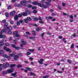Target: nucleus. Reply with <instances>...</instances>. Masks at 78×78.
Wrapping results in <instances>:
<instances>
[{"label": "nucleus", "instance_id": "obj_1", "mask_svg": "<svg viewBox=\"0 0 78 78\" xmlns=\"http://www.w3.org/2000/svg\"><path fill=\"white\" fill-rule=\"evenodd\" d=\"M32 3L34 5H38V6H40V7H42V8H47L48 7V6H46L44 4H41L40 3H38L37 2H32Z\"/></svg>", "mask_w": 78, "mask_h": 78}, {"label": "nucleus", "instance_id": "obj_2", "mask_svg": "<svg viewBox=\"0 0 78 78\" xmlns=\"http://www.w3.org/2000/svg\"><path fill=\"white\" fill-rule=\"evenodd\" d=\"M16 65L15 64L11 65H10V67L11 68H12L11 69L8 70L7 71V72L8 73H12V72H13L14 70V68H12V67H16Z\"/></svg>", "mask_w": 78, "mask_h": 78}, {"label": "nucleus", "instance_id": "obj_3", "mask_svg": "<svg viewBox=\"0 0 78 78\" xmlns=\"http://www.w3.org/2000/svg\"><path fill=\"white\" fill-rule=\"evenodd\" d=\"M12 29V27L11 26L6 27L5 29H3L1 33H6L8 30H11Z\"/></svg>", "mask_w": 78, "mask_h": 78}, {"label": "nucleus", "instance_id": "obj_4", "mask_svg": "<svg viewBox=\"0 0 78 78\" xmlns=\"http://www.w3.org/2000/svg\"><path fill=\"white\" fill-rule=\"evenodd\" d=\"M3 66H4L3 68L4 69H6L8 67H9V63H8L7 62L6 63V64L4 63L3 64Z\"/></svg>", "mask_w": 78, "mask_h": 78}, {"label": "nucleus", "instance_id": "obj_5", "mask_svg": "<svg viewBox=\"0 0 78 78\" xmlns=\"http://www.w3.org/2000/svg\"><path fill=\"white\" fill-rule=\"evenodd\" d=\"M13 34H15L14 35V37H19V35L18 34V31L17 30H16L13 33Z\"/></svg>", "mask_w": 78, "mask_h": 78}, {"label": "nucleus", "instance_id": "obj_6", "mask_svg": "<svg viewBox=\"0 0 78 78\" xmlns=\"http://www.w3.org/2000/svg\"><path fill=\"white\" fill-rule=\"evenodd\" d=\"M5 32H2V31L0 33V37L1 38H5L6 37V36L5 35H2V33H4Z\"/></svg>", "mask_w": 78, "mask_h": 78}, {"label": "nucleus", "instance_id": "obj_7", "mask_svg": "<svg viewBox=\"0 0 78 78\" xmlns=\"http://www.w3.org/2000/svg\"><path fill=\"white\" fill-rule=\"evenodd\" d=\"M15 13H16V11H12L10 12V16H11V17H12L13 16H14Z\"/></svg>", "mask_w": 78, "mask_h": 78}, {"label": "nucleus", "instance_id": "obj_8", "mask_svg": "<svg viewBox=\"0 0 78 78\" xmlns=\"http://www.w3.org/2000/svg\"><path fill=\"white\" fill-rule=\"evenodd\" d=\"M12 47H13V48H14L16 50H20V48L19 47H16V45L14 44H12Z\"/></svg>", "mask_w": 78, "mask_h": 78}, {"label": "nucleus", "instance_id": "obj_9", "mask_svg": "<svg viewBox=\"0 0 78 78\" xmlns=\"http://www.w3.org/2000/svg\"><path fill=\"white\" fill-rule=\"evenodd\" d=\"M28 3V2L27 1H22L20 2V4L21 5H23V4H25V3Z\"/></svg>", "mask_w": 78, "mask_h": 78}, {"label": "nucleus", "instance_id": "obj_10", "mask_svg": "<svg viewBox=\"0 0 78 78\" xmlns=\"http://www.w3.org/2000/svg\"><path fill=\"white\" fill-rule=\"evenodd\" d=\"M4 40H2L1 41V42H0V46H3V45H4Z\"/></svg>", "mask_w": 78, "mask_h": 78}, {"label": "nucleus", "instance_id": "obj_11", "mask_svg": "<svg viewBox=\"0 0 78 78\" xmlns=\"http://www.w3.org/2000/svg\"><path fill=\"white\" fill-rule=\"evenodd\" d=\"M43 61H44V59H40L39 61H38V62L41 64H43Z\"/></svg>", "mask_w": 78, "mask_h": 78}, {"label": "nucleus", "instance_id": "obj_12", "mask_svg": "<svg viewBox=\"0 0 78 78\" xmlns=\"http://www.w3.org/2000/svg\"><path fill=\"white\" fill-rule=\"evenodd\" d=\"M21 42L23 45H25L27 43L24 41V40L22 39L21 40Z\"/></svg>", "mask_w": 78, "mask_h": 78}, {"label": "nucleus", "instance_id": "obj_13", "mask_svg": "<svg viewBox=\"0 0 78 78\" xmlns=\"http://www.w3.org/2000/svg\"><path fill=\"white\" fill-rule=\"evenodd\" d=\"M19 58V55H15L14 56V58L15 60L16 61V59H17Z\"/></svg>", "mask_w": 78, "mask_h": 78}, {"label": "nucleus", "instance_id": "obj_14", "mask_svg": "<svg viewBox=\"0 0 78 78\" xmlns=\"http://www.w3.org/2000/svg\"><path fill=\"white\" fill-rule=\"evenodd\" d=\"M17 73L16 72L14 73L11 74V75H12V76H14V77H16V76H17V75H16V74Z\"/></svg>", "mask_w": 78, "mask_h": 78}, {"label": "nucleus", "instance_id": "obj_15", "mask_svg": "<svg viewBox=\"0 0 78 78\" xmlns=\"http://www.w3.org/2000/svg\"><path fill=\"white\" fill-rule=\"evenodd\" d=\"M45 18L47 20H48L49 19H53V17L50 16H49L48 17H46Z\"/></svg>", "mask_w": 78, "mask_h": 78}, {"label": "nucleus", "instance_id": "obj_16", "mask_svg": "<svg viewBox=\"0 0 78 78\" xmlns=\"http://www.w3.org/2000/svg\"><path fill=\"white\" fill-rule=\"evenodd\" d=\"M18 40H19V38H15V40H14L13 41V42L14 44H16V43H17V41H18Z\"/></svg>", "mask_w": 78, "mask_h": 78}, {"label": "nucleus", "instance_id": "obj_17", "mask_svg": "<svg viewBox=\"0 0 78 78\" xmlns=\"http://www.w3.org/2000/svg\"><path fill=\"white\" fill-rule=\"evenodd\" d=\"M5 50L6 51H8L9 53H11V51L10 49H9V48H7Z\"/></svg>", "mask_w": 78, "mask_h": 78}, {"label": "nucleus", "instance_id": "obj_18", "mask_svg": "<svg viewBox=\"0 0 78 78\" xmlns=\"http://www.w3.org/2000/svg\"><path fill=\"white\" fill-rule=\"evenodd\" d=\"M18 16L17 15H16L14 17V20H17L18 19Z\"/></svg>", "mask_w": 78, "mask_h": 78}, {"label": "nucleus", "instance_id": "obj_19", "mask_svg": "<svg viewBox=\"0 0 78 78\" xmlns=\"http://www.w3.org/2000/svg\"><path fill=\"white\" fill-rule=\"evenodd\" d=\"M1 49L0 48V55H2V54H3L4 53V51L3 50H0Z\"/></svg>", "mask_w": 78, "mask_h": 78}, {"label": "nucleus", "instance_id": "obj_20", "mask_svg": "<svg viewBox=\"0 0 78 78\" xmlns=\"http://www.w3.org/2000/svg\"><path fill=\"white\" fill-rule=\"evenodd\" d=\"M24 20L25 22V23H28V20L27 19V18L24 19Z\"/></svg>", "mask_w": 78, "mask_h": 78}, {"label": "nucleus", "instance_id": "obj_21", "mask_svg": "<svg viewBox=\"0 0 78 78\" xmlns=\"http://www.w3.org/2000/svg\"><path fill=\"white\" fill-rule=\"evenodd\" d=\"M23 15L24 16H27V12H24L23 13Z\"/></svg>", "mask_w": 78, "mask_h": 78}, {"label": "nucleus", "instance_id": "obj_22", "mask_svg": "<svg viewBox=\"0 0 78 78\" xmlns=\"http://www.w3.org/2000/svg\"><path fill=\"white\" fill-rule=\"evenodd\" d=\"M29 38L30 39H32V40H33V41H34V39H35V37H29Z\"/></svg>", "mask_w": 78, "mask_h": 78}, {"label": "nucleus", "instance_id": "obj_23", "mask_svg": "<svg viewBox=\"0 0 78 78\" xmlns=\"http://www.w3.org/2000/svg\"><path fill=\"white\" fill-rule=\"evenodd\" d=\"M33 32V36H36V33H35V32L33 30L32 31Z\"/></svg>", "mask_w": 78, "mask_h": 78}, {"label": "nucleus", "instance_id": "obj_24", "mask_svg": "<svg viewBox=\"0 0 78 78\" xmlns=\"http://www.w3.org/2000/svg\"><path fill=\"white\" fill-rule=\"evenodd\" d=\"M30 74L31 75H33V76H36V74L33 73H30Z\"/></svg>", "mask_w": 78, "mask_h": 78}, {"label": "nucleus", "instance_id": "obj_25", "mask_svg": "<svg viewBox=\"0 0 78 78\" xmlns=\"http://www.w3.org/2000/svg\"><path fill=\"white\" fill-rule=\"evenodd\" d=\"M2 56L3 58H7V56H8V55H7L5 54L3 55Z\"/></svg>", "mask_w": 78, "mask_h": 78}, {"label": "nucleus", "instance_id": "obj_26", "mask_svg": "<svg viewBox=\"0 0 78 78\" xmlns=\"http://www.w3.org/2000/svg\"><path fill=\"white\" fill-rule=\"evenodd\" d=\"M27 19L28 20H29V21H30V20H31V17H27Z\"/></svg>", "mask_w": 78, "mask_h": 78}, {"label": "nucleus", "instance_id": "obj_27", "mask_svg": "<svg viewBox=\"0 0 78 78\" xmlns=\"http://www.w3.org/2000/svg\"><path fill=\"white\" fill-rule=\"evenodd\" d=\"M29 51H30L31 52H33L34 50V49H28Z\"/></svg>", "mask_w": 78, "mask_h": 78}, {"label": "nucleus", "instance_id": "obj_28", "mask_svg": "<svg viewBox=\"0 0 78 78\" xmlns=\"http://www.w3.org/2000/svg\"><path fill=\"white\" fill-rule=\"evenodd\" d=\"M26 69H27V70H30V71L31 70V69L29 68L28 67H26Z\"/></svg>", "mask_w": 78, "mask_h": 78}, {"label": "nucleus", "instance_id": "obj_29", "mask_svg": "<svg viewBox=\"0 0 78 78\" xmlns=\"http://www.w3.org/2000/svg\"><path fill=\"white\" fill-rule=\"evenodd\" d=\"M37 31H39L40 30H41V28L40 27H38L37 29Z\"/></svg>", "mask_w": 78, "mask_h": 78}, {"label": "nucleus", "instance_id": "obj_30", "mask_svg": "<svg viewBox=\"0 0 78 78\" xmlns=\"http://www.w3.org/2000/svg\"><path fill=\"white\" fill-rule=\"evenodd\" d=\"M8 33L9 34H11V33H12V32H11V30H9L8 31Z\"/></svg>", "mask_w": 78, "mask_h": 78}, {"label": "nucleus", "instance_id": "obj_31", "mask_svg": "<svg viewBox=\"0 0 78 78\" xmlns=\"http://www.w3.org/2000/svg\"><path fill=\"white\" fill-rule=\"evenodd\" d=\"M5 45L6 46H9L10 45L8 43H5Z\"/></svg>", "mask_w": 78, "mask_h": 78}, {"label": "nucleus", "instance_id": "obj_32", "mask_svg": "<svg viewBox=\"0 0 78 78\" xmlns=\"http://www.w3.org/2000/svg\"><path fill=\"white\" fill-rule=\"evenodd\" d=\"M20 22L18 21H17V25L18 26H19V25H20Z\"/></svg>", "mask_w": 78, "mask_h": 78}, {"label": "nucleus", "instance_id": "obj_33", "mask_svg": "<svg viewBox=\"0 0 78 78\" xmlns=\"http://www.w3.org/2000/svg\"><path fill=\"white\" fill-rule=\"evenodd\" d=\"M3 66H2V64H0V70H1L2 69V67Z\"/></svg>", "mask_w": 78, "mask_h": 78}, {"label": "nucleus", "instance_id": "obj_34", "mask_svg": "<svg viewBox=\"0 0 78 78\" xmlns=\"http://www.w3.org/2000/svg\"><path fill=\"white\" fill-rule=\"evenodd\" d=\"M45 3L48 5H49V6H50L51 5V4L48 2H45Z\"/></svg>", "mask_w": 78, "mask_h": 78}, {"label": "nucleus", "instance_id": "obj_35", "mask_svg": "<svg viewBox=\"0 0 78 78\" xmlns=\"http://www.w3.org/2000/svg\"><path fill=\"white\" fill-rule=\"evenodd\" d=\"M9 56H10V57H12V56H14V55L12 54H9Z\"/></svg>", "mask_w": 78, "mask_h": 78}, {"label": "nucleus", "instance_id": "obj_36", "mask_svg": "<svg viewBox=\"0 0 78 78\" xmlns=\"http://www.w3.org/2000/svg\"><path fill=\"white\" fill-rule=\"evenodd\" d=\"M29 59L30 61H33V58L31 57H30L29 58Z\"/></svg>", "mask_w": 78, "mask_h": 78}, {"label": "nucleus", "instance_id": "obj_37", "mask_svg": "<svg viewBox=\"0 0 78 78\" xmlns=\"http://www.w3.org/2000/svg\"><path fill=\"white\" fill-rule=\"evenodd\" d=\"M1 61H2L3 62H4V61H6V59L5 58H3L1 59Z\"/></svg>", "mask_w": 78, "mask_h": 78}, {"label": "nucleus", "instance_id": "obj_38", "mask_svg": "<svg viewBox=\"0 0 78 78\" xmlns=\"http://www.w3.org/2000/svg\"><path fill=\"white\" fill-rule=\"evenodd\" d=\"M7 59H9V60L11 59V57L9 56H7Z\"/></svg>", "mask_w": 78, "mask_h": 78}, {"label": "nucleus", "instance_id": "obj_39", "mask_svg": "<svg viewBox=\"0 0 78 78\" xmlns=\"http://www.w3.org/2000/svg\"><path fill=\"white\" fill-rule=\"evenodd\" d=\"M21 67H22V66L20 65H18L17 66V67L18 68Z\"/></svg>", "mask_w": 78, "mask_h": 78}, {"label": "nucleus", "instance_id": "obj_40", "mask_svg": "<svg viewBox=\"0 0 78 78\" xmlns=\"http://www.w3.org/2000/svg\"><path fill=\"white\" fill-rule=\"evenodd\" d=\"M26 12L27 14H31V12L28 10L26 11Z\"/></svg>", "mask_w": 78, "mask_h": 78}, {"label": "nucleus", "instance_id": "obj_41", "mask_svg": "<svg viewBox=\"0 0 78 78\" xmlns=\"http://www.w3.org/2000/svg\"><path fill=\"white\" fill-rule=\"evenodd\" d=\"M20 46L21 47V49H22V50H23V48H22V47H23V44H21L20 45Z\"/></svg>", "mask_w": 78, "mask_h": 78}, {"label": "nucleus", "instance_id": "obj_42", "mask_svg": "<svg viewBox=\"0 0 78 78\" xmlns=\"http://www.w3.org/2000/svg\"><path fill=\"white\" fill-rule=\"evenodd\" d=\"M33 20L34 21H36V20H38V18H34Z\"/></svg>", "mask_w": 78, "mask_h": 78}, {"label": "nucleus", "instance_id": "obj_43", "mask_svg": "<svg viewBox=\"0 0 78 78\" xmlns=\"http://www.w3.org/2000/svg\"><path fill=\"white\" fill-rule=\"evenodd\" d=\"M74 47V45H73V44H72L71 46V48H73V47Z\"/></svg>", "mask_w": 78, "mask_h": 78}, {"label": "nucleus", "instance_id": "obj_44", "mask_svg": "<svg viewBox=\"0 0 78 78\" xmlns=\"http://www.w3.org/2000/svg\"><path fill=\"white\" fill-rule=\"evenodd\" d=\"M5 16L6 17H8V16H9V15H8V13H5Z\"/></svg>", "mask_w": 78, "mask_h": 78}, {"label": "nucleus", "instance_id": "obj_45", "mask_svg": "<svg viewBox=\"0 0 78 78\" xmlns=\"http://www.w3.org/2000/svg\"><path fill=\"white\" fill-rule=\"evenodd\" d=\"M31 54V53H30V52H27V55H30Z\"/></svg>", "mask_w": 78, "mask_h": 78}, {"label": "nucleus", "instance_id": "obj_46", "mask_svg": "<svg viewBox=\"0 0 78 78\" xmlns=\"http://www.w3.org/2000/svg\"><path fill=\"white\" fill-rule=\"evenodd\" d=\"M18 17H22V15L20 14L18 15Z\"/></svg>", "mask_w": 78, "mask_h": 78}, {"label": "nucleus", "instance_id": "obj_47", "mask_svg": "<svg viewBox=\"0 0 78 78\" xmlns=\"http://www.w3.org/2000/svg\"><path fill=\"white\" fill-rule=\"evenodd\" d=\"M58 8L59 9H60V10H62V8H61V7L60 6H58Z\"/></svg>", "mask_w": 78, "mask_h": 78}, {"label": "nucleus", "instance_id": "obj_48", "mask_svg": "<svg viewBox=\"0 0 78 78\" xmlns=\"http://www.w3.org/2000/svg\"><path fill=\"white\" fill-rule=\"evenodd\" d=\"M6 20H3L2 21V23H5V22H6Z\"/></svg>", "mask_w": 78, "mask_h": 78}, {"label": "nucleus", "instance_id": "obj_49", "mask_svg": "<svg viewBox=\"0 0 78 78\" xmlns=\"http://www.w3.org/2000/svg\"><path fill=\"white\" fill-rule=\"evenodd\" d=\"M48 78V76H44L43 78Z\"/></svg>", "mask_w": 78, "mask_h": 78}, {"label": "nucleus", "instance_id": "obj_50", "mask_svg": "<svg viewBox=\"0 0 78 78\" xmlns=\"http://www.w3.org/2000/svg\"><path fill=\"white\" fill-rule=\"evenodd\" d=\"M67 62H69V64H70V63H71L70 60L69 59L67 60Z\"/></svg>", "mask_w": 78, "mask_h": 78}, {"label": "nucleus", "instance_id": "obj_51", "mask_svg": "<svg viewBox=\"0 0 78 78\" xmlns=\"http://www.w3.org/2000/svg\"><path fill=\"white\" fill-rule=\"evenodd\" d=\"M11 7L10 6H8V7L7 8L8 9H11Z\"/></svg>", "mask_w": 78, "mask_h": 78}, {"label": "nucleus", "instance_id": "obj_52", "mask_svg": "<svg viewBox=\"0 0 78 78\" xmlns=\"http://www.w3.org/2000/svg\"><path fill=\"white\" fill-rule=\"evenodd\" d=\"M45 0H42L41 2V3H44V2H45Z\"/></svg>", "mask_w": 78, "mask_h": 78}, {"label": "nucleus", "instance_id": "obj_53", "mask_svg": "<svg viewBox=\"0 0 78 78\" xmlns=\"http://www.w3.org/2000/svg\"><path fill=\"white\" fill-rule=\"evenodd\" d=\"M3 49H4V50H6V49H7L6 48V46H4V47H3Z\"/></svg>", "mask_w": 78, "mask_h": 78}, {"label": "nucleus", "instance_id": "obj_54", "mask_svg": "<svg viewBox=\"0 0 78 78\" xmlns=\"http://www.w3.org/2000/svg\"><path fill=\"white\" fill-rule=\"evenodd\" d=\"M28 8H31V7H32V5H28Z\"/></svg>", "mask_w": 78, "mask_h": 78}, {"label": "nucleus", "instance_id": "obj_55", "mask_svg": "<svg viewBox=\"0 0 78 78\" xmlns=\"http://www.w3.org/2000/svg\"><path fill=\"white\" fill-rule=\"evenodd\" d=\"M39 22L40 23H41V24L44 23V22L42 21H40Z\"/></svg>", "mask_w": 78, "mask_h": 78}, {"label": "nucleus", "instance_id": "obj_56", "mask_svg": "<svg viewBox=\"0 0 78 78\" xmlns=\"http://www.w3.org/2000/svg\"><path fill=\"white\" fill-rule=\"evenodd\" d=\"M62 5L63 6H66V4L64 3H62Z\"/></svg>", "mask_w": 78, "mask_h": 78}, {"label": "nucleus", "instance_id": "obj_57", "mask_svg": "<svg viewBox=\"0 0 78 78\" xmlns=\"http://www.w3.org/2000/svg\"><path fill=\"white\" fill-rule=\"evenodd\" d=\"M32 9H36V6L32 7Z\"/></svg>", "mask_w": 78, "mask_h": 78}, {"label": "nucleus", "instance_id": "obj_58", "mask_svg": "<svg viewBox=\"0 0 78 78\" xmlns=\"http://www.w3.org/2000/svg\"><path fill=\"white\" fill-rule=\"evenodd\" d=\"M58 38H59L60 39H61L62 38V36H59Z\"/></svg>", "mask_w": 78, "mask_h": 78}, {"label": "nucleus", "instance_id": "obj_59", "mask_svg": "<svg viewBox=\"0 0 78 78\" xmlns=\"http://www.w3.org/2000/svg\"><path fill=\"white\" fill-rule=\"evenodd\" d=\"M8 25V23H6L5 24V26H7Z\"/></svg>", "mask_w": 78, "mask_h": 78}, {"label": "nucleus", "instance_id": "obj_60", "mask_svg": "<svg viewBox=\"0 0 78 78\" xmlns=\"http://www.w3.org/2000/svg\"><path fill=\"white\" fill-rule=\"evenodd\" d=\"M26 33L27 34H29V35H30V33L28 32H26Z\"/></svg>", "mask_w": 78, "mask_h": 78}, {"label": "nucleus", "instance_id": "obj_61", "mask_svg": "<svg viewBox=\"0 0 78 78\" xmlns=\"http://www.w3.org/2000/svg\"><path fill=\"white\" fill-rule=\"evenodd\" d=\"M70 17L71 19H73V16L72 15H70Z\"/></svg>", "mask_w": 78, "mask_h": 78}, {"label": "nucleus", "instance_id": "obj_62", "mask_svg": "<svg viewBox=\"0 0 78 78\" xmlns=\"http://www.w3.org/2000/svg\"><path fill=\"white\" fill-rule=\"evenodd\" d=\"M33 12L34 13H36V12H37V11L36 10H34Z\"/></svg>", "mask_w": 78, "mask_h": 78}, {"label": "nucleus", "instance_id": "obj_63", "mask_svg": "<svg viewBox=\"0 0 78 78\" xmlns=\"http://www.w3.org/2000/svg\"><path fill=\"white\" fill-rule=\"evenodd\" d=\"M14 22H13V21H10V23L11 24H14Z\"/></svg>", "mask_w": 78, "mask_h": 78}, {"label": "nucleus", "instance_id": "obj_64", "mask_svg": "<svg viewBox=\"0 0 78 78\" xmlns=\"http://www.w3.org/2000/svg\"><path fill=\"white\" fill-rule=\"evenodd\" d=\"M12 37H10L9 38V41H11V40H12Z\"/></svg>", "mask_w": 78, "mask_h": 78}]
</instances>
